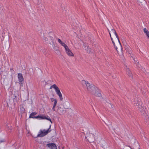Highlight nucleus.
I'll return each mask as SVG.
<instances>
[{
  "instance_id": "obj_1",
  "label": "nucleus",
  "mask_w": 149,
  "mask_h": 149,
  "mask_svg": "<svg viewBox=\"0 0 149 149\" xmlns=\"http://www.w3.org/2000/svg\"><path fill=\"white\" fill-rule=\"evenodd\" d=\"M82 82L83 84H85L86 85L88 91L91 93H93L95 90L97 89V87L93 85L90 84L88 81L83 80L82 81Z\"/></svg>"
},
{
  "instance_id": "obj_2",
  "label": "nucleus",
  "mask_w": 149,
  "mask_h": 149,
  "mask_svg": "<svg viewBox=\"0 0 149 149\" xmlns=\"http://www.w3.org/2000/svg\"><path fill=\"white\" fill-rule=\"evenodd\" d=\"M51 125H50L49 128L47 130H40L38 134L36 136V138L38 137H43L47 135L48 133L50 132L51 130H50Z\"/></svg>"
},
{
  "instance_id": "obj_3",
  "label": "nucleus",
  "mask_w": 149,
  "mask_h": 149,
  "mask_svg": "<svg viewBox=\"0 0 149 149\" xmlns=\"http://www.w3.org/2000/svg\"><path fill=\"white\" fill-rule=\"evenodd\" d=\"M138 110L140 112L141 114L143 116H148L149 113L148 109L145 107L143 106L139 108Z\"/></svg>"
},
{
  "instance_id": "obj_4",
  "label": "nucleus",
  "mask_w": 149,
  "mask_h": 149,
  "mask_svg": "<svg viewBox=\"0 0 149 149\" xmlns=\"http://www.w3.org/2000/svg\"><path fill=\"white\" fill-rule=\"evenodd\" d=\"M109 33L110 34V36L111 38V34L113 35H115V36L116 37V38H117V39L119 43V44L120 45L119 46L120 48V49L121 50V49H122L121 45L120 43V40H119L118 37V35H117L116 32L115 30L114 29H112L110 31H109Z\"/></svg>"
},
{
  "instance_id": "obj_5",
  "label": "nucleus",
  "mask_w": 149,
  "mask_h": 149,
  "mask_svg": "<svg viewBox=\"0 0 149 149\" xmlns=\"http://www.w3.org/2000/svg\"><path fill=\"white\" fill-rule=\"evenodd\" d=\"M46 146L48 147L51 149H57L56 145L54 143H50L46 145Z\"/></svg>"
},
{
  "instance_id": "obj_6",
  "label": "nucleus",
  "mask_w": 149,
  "mask_h": 149,
  "mask_svg": "<svg viewBox=\"0 0 149 149\" xmlns=\"http://www.w3.org/2000/svg\"><path fill=\"white\" fill-rule=\"evenodd\" d=\"M94 135L91 134L90 135L89 137H88V141L90 142H93L95 141Z\"/></svg>"
},
{
  "instance_id": "obj_7",
  "label": "nucleus",
  "mask_w": 149,
  "mask_h": 149,
  "mask_svg": "<svg viewBox=\"0 0 149 149\" xmlns=\"http://www.w3.org/2000/svg\"><path fill=\"white\" fill-rule=\"evenodd\" d=\"M94 91L93 93H92L91 94L96 96L100 97L101 96V93L99 92L98 89L97 87V89H96Z\"/></svg>"
},
{
  "instance_id": "obj_8",
  "label": "nucleus",
  "mask_w": 149,
  "mask_h": 149,
  "mask_svg": "<svg viewBox=\"0 0 149 149\" xmlns=\"http://www.w3.org/2000/svg\"><path fill=\"white\" fill-rule=\"evenodd\" d=\"M134 105L135 106H138V109L143 107L142 102L139 100H137L136 102L134 103Z\"/></svg>"
},
{
  "instance_id": "obj_9",
  "label": "nucleus",
  "mask_w": 149,
  "mask_h": 149,
  "mask_svg": "<svg viewBox=\"0 0 149 149\" xmlns=\"http://www.w3.org/2000/svg\"><path fill=\"white\" fill-rule=\"evenodd\" d=\"M65 51L67 55L69 56H73L74 54L72 53L71 50L68 47L66 48L65 49Z\"/></svg>"
},
{
  "instance_id": "obj_10",
  "label": "nucleus",
  "mask_w": 149,
  "mask_h": 149,
  "mask_svg": "<svg viewBox=\"0 0 149 149\" xmlns=\"http://www.w3.org/2000/svg\"><path fill=\"white\" fill-rule=\"evenodd\" d=\"M18 78L19 81L20 83L22 84V82L23 81L24 78L22 74L21 73H18Z\"/></svg>"
},
{
  "instance_id": "obj_11",
  "label": "nucleus",
  "mask_w": 149,
  "mask_h": 149,
  "mask_svg": "<svg viewBox=\"0 0 149 149\" xmlns=\"http://www.w3.org/2000/svg\"><path fill=\"white\" fill-rule=\"evenodd\" d=\"M58 42L61 45L63 46L65 48V49L68 47L63 41H62L61 39L58 38Z\"/></svg>"
},
{
  "instance_id": "obj_12",
  "label": "nucleus",
  "mask_w": 149,
  "mask_h": 149,
  "mask_svg": "<svg viewBox=\"0 0 149 149\" xmlns=\"http://www.w3.org/2000/svg\"><path fill=\"white\" fill-rule=\"evenodd\" d=\"M52 88H54L55 90V91L57 93L59 92L60 91L59 88L58 87V86L54 84L52 85L50 88V89H51Z\"/></svg>"
},
{
  "instance_id": "obj_13",
  "label": "nucleus",
  "mask_w": 149,
  "mask_h": 149,
  "mask_svg": "<svg viewBox=\"0 0 149 149\" xmlns=\"http://www.w3.org/2000/svg\"><path fill=\"white\" fill-rule=\"evenodd\" d=\"M64 110L63 109L60 107H58L57 112L58 113L60 114H61L63 113L64 112Z\"/></svg>"
},
{
  "instance_id": "obj_14",
  "label": "nucleus",
  "mask_w": 149,
  "mask_h": 149,
  "mask_svg": "<svg viewBox=\"0 0 149 149\" xmlns=\"http://www.w3.org/2000/svg\"><path fill=\"white\" fill-rule=\"evenodd\" d=\"M127 71V73L128 76L130 77V79H133L132 75L131 73V72L130 71L129 69V68H127L126 70Z\"/></svg>"
},
{
  "instance_id": "obj_15",
  "label": "nucleus",
  "mask_w": 149,
  "mask_h": 149,
  "mask_svg": "<svg viewBox=\"0 0 149 149\" xmlns=\"http://www.w3.org/2000/svg\"><path fill=\"white\" fill-rule=\"evenodd\" d=\"M37 113L36 112H32L31 114H30L29 116V118H36V116H34L36 115Z\"/></svg>"
},
{
  "instance_id": "obj_16",
  "label": "nucleus",
  "mask_w": 149,
  "mask_h": 149,
  "mask_svg": "<svg viewBox=\"0 0 149 149\" xmlns=\"http://www.w3.org/2000/svg\"><path fill=\"white\" fill-rule=\"evenodd\" d=\"M63 106L65 109H68L70 107V104L68 102H65Z\"/></svg>"
},
{
  "instance_id": "obj_17",
  "label": "nucleus",
  "mask_w": 149,
  "mask_h": 149,
  "mask_svg": "<svg viewBox=\"0 0 149 149\" xmlns=\"http://www.w3.org/2000/svg\"><path fill=\"white\" fill-rule=\"evenodd\" d=\"M143 31L146 34V36L149 38V31L146 28H144L143 29Z\"/></svg>"
},
{
  "instance_id": "obj_18",
  "label": "nucleus",
  "mask_w": 149,
  "mask_h": 149,
  "mask_svg": "<svg viewBox=\"0 0 149 149\" xmlns=\"http://www.w3.org/2000/svg\"><path fill=\"white\" fill-rule=\"evenodd\" d=\"M56 94L58 96H59V97L60 100L61 101H62L63 100V98L62 97V94L61 93L60 91H59V92L57 93Z\"/></svg>"
},
{
  "instance_id": "obj_19",
  "label": "nucleus",
  "mask_w": 149,
  "mask_h": 149,
  "mask_svg": "<svg viewBox=\"0 0 149 149\" xmlns=\"http://www.w3.org/2000/svg\"><path fill=\"white\" fill-rule=\"evenodd\" d=\"M36 118L37 119L39 118L40 119H45V116H40L39 115V116H36Z\"/></svg>"
},
{
  "instance_id": "obj_20",
  "label": "nucleus",
  "mask_w": 149,
  "mask_h": 149,
  "mask_svg": "<svg viewBox=\"0 0 149 149\" xmlns=\"http://www.w3.org/2000/svg\"><path fill=\"white\" fill-rule=\"evenodd\" d=\"M111 41H112V43H113V45H114V47H115V49H116V50H117V52H118V50H117V49H118L117 47L115 46V43H114V42L113 41V38H112V37H111Z\"/></svg>"
},
{
  "instance_id": "obj_21",
  "label": "nucleus",
  "mask_w": 149,
  "mask_h": 149,
  "mask_svg": "<svg viewBox=\"0 0 149 149\" xmlns=\"http://www.w3.org/2000/svg\"><path fill=\"white\" fill-rule=\"evenodd\" d=\"M133 60L134 61V63L136 64V65H139V63L138 61L136 59H135V58H134L133 59Z\"/></svg>"
},
{
  "instance_id": "obj_22",
  "label": "nucleus",
  "mask_w": 149,
  "mask_h": 149,
  "mask_svg": "<svg viewBox=\"0 0 149 149\" xmlns=\"http://www.w3.org/2000/svg\"><path fill=\"white\" fill-rule=\"evenodd\" d=\"M85 48L86 50H87V52L88 53H90L91 52V49L88 48V47H87L86 48L85 47Z\"/></svg>"
},
{
  "instance_id": "obj_23",
  "label": "nucleus",
  "mask_w": 149,
  "mask_h": 149,
  "mask_svg": "<svg viewBox=\"0 0 149 149\" xmlns=\"http://www.w3.org/2000/svg\"><path fill=\"white\" fill-rule=\"evenodd\" d=\"M45 119H47V120L49 121L52 123V121L51 120L49 116H45Z\"/></svg>"
},
{
  "instance_id": "obj_24",
  "label": "nucleus",
  "mask_w": 149,
  "mask_h": 149,
  "mask_svg": "<svg viewBox=\"0 0 149 149\" xmlns=\"http://www.w3.org/2000/svg\"><path fill=\"white\" fill-rule=\"evenodd\" d=\"M57 100L56 99L54 100V103L53 106L56 107L57 103Z\"/></svg>"
},
{
  "instance_id": "obj_25",
  "label": "nucleus",
  "mask_w": 149,
  "mask_h": 149,
  "mask_svg": "<svg viewBox=\"0 0 149 149\" xmlns=\"http://www.w3.org/2000/svg\"><path fill=\"white\" fill-rule=\"evenodd\" d=\"M6 140L4 139H2L0 138V143H2L4 142H5Z\"/></svg>"
},
{
  "instance_id": "obj_26",
  "label": "nucleus",
  "mask_w": 149,
  "mask_h": 149,
  "mask_svg": "<svg viewBox=\"0 0 149 149\" xmlns=\"http://www.w3.org/2000/svg\"><path fill=\"white\" fill-rule=\"evenodd\" d=\"M55 52L58 55H59L60 54V51L58 49H57L55 51Z\"/></svg>"
},
{
  "instance_id": "obj_27",
  "label": "nucleus",
  "mask_w": 149,
  "mask_h": 149,
  "mask_svg": "<svg viewBox=\"0 0 149 149\" xmlns=\"http://www.w3.org/2000/svg\"><path fill=\"white\" fill-rule=\"evenodd\" d=\"M125 49H126V51H127L128 52H129V53L130 54V51H129L130 49L127 46H126L125 45Z\"/></svg>"
},
{
  "instance_id": "obj_28",
  "label": "nucleus",
  "mask_w": 149,
  "mask_h": 149,
  "mask_svg": "<svg viewBox=\"0 0 149 149\" xmlns=\"http://www.w3.org/2000/svg\"><path fill=\"white\" fill-rule=\"evenodd\" d=\"M53 48L54 50H55V51L58 49V48L56 47L55 45L53 47Z\"/></svg>"
},
{
  "instance_id": "obj_29",
  "label": "nucleus",
  "mask_w": 149,
  "mask_h": 149,
  "mask_svg": "<svg viewBox=\"0 0 149 149\" xmlns=\"http://www.w3.org/2000/svg\"><path fill=\"white\" fill-rule=\"evenodd\" d=\"M138 1H139L141 3H142L144 1V0H137Z\"/></svg>"
},
{
  "instance_id": "obj_30",
  "label": "nucleus",
  "mask_w": 149,
  "mask_h": 149,
  "mask_svg": "<svg viewBox=\"0 0 149 149\" xmlns=\"http://www.w3.org/2000/svg\"><path fill=\"white\" fill-rule=\"evenodd\" d=\"M43 39L45 41H47L48 40V38L46 37H44Z\"/></svg>"
},
{
  "instance_id": "obj_31",
  "label": "nucleus",
  "mask_w": 149,
  "mask_h": 149,
  "mask_svg": "<svg viewBox=\"0 0 149 149\" xmlns=\"http://www.w3.org/2000/svg\"><path fill=\"white\" fill-rule=\"evenodd\" d=\"M55 106H53V108H52V110H53L54 111H56V110H55Z\"/></svg>"
},
{
  "instance_id": "obj_32",
  "label": "nucleus",
  "mask_w": 149,
  "mask_h": 149,
  "mask_svg": "<svg viewBox=\"0 0 149 149\" xmlns=\"http://www.w3.org/2000/svg\"><path fill=\"white\" fill-rule=\"evenodd\" d=\"M109 106H111V107L112 108H113V106L111 104H109Z\"/></svg>"
},
{
  "instance_id": "obj_33",
  "label": "nucleus",
  "mask_w": 149,
  "mask_h": 149,
  "mask_svg": "<svg viewBox=\"0 0 149 149\" xmlns=\"http://www.w3.org/2000/svg\"><path fill=\"white\" fill-rule=\"evenodd\" d=\"M51 100L52 102H53L54 100L52 98L51 99Z\"/></svg>"
},
{
  "instance_id": "obj_34",
  "label": "nucleus",
  "mask_w": 149,
  "mask_h": 149,
  "mask_svg": "<svg viewBox=\"0 0 149 149\" xmlns=\"http://www.w3.org/2000/svg\"><path fill=\"white\" fill-rule=\"evenodd\" d=\"M37 0L38 1V3H37V5H39V0Z\"/></svg>"
},
{
  "instance_id": "obj_35",
  "label": "nucleus",
  "mask_w": 149,
  "mask_h": 149,
  "mask_svg": "<svg viewBox=\"0 0 149 149\" xmlns=\"http://www.w3.org/2000/svg\"><path fill=\"white\" fill-rule=\"evenodd\" d=\"M123 42L124 43V45H125V43H125V42H124V41H123Z\"/></svg>"
},
{
  "instance_id": "obj_36",
  "label": "nucleus",
  "mask_w": 149,
  "mask_h": 149,
  "mask_svg": "<svg viewBox=\"0 0 149 149\" xmlns=\"http://www.w3.org/2000/svg\"><path fill=\"white\" fill-rule=\"evenodd\" d=\"M118 52V54H119V53H118V52Z\"/></svg>"
}]
</instances>
